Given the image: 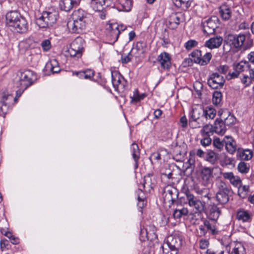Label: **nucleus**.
Instances as JSON below:
<instances>
[{"label":"nucleus","instance_id":"f257e3e1","mask_svg":"<svg viewBox=\"0 0 254 254\" xmlns=\"http://www.w3.org/2000/svg\"><path fill=\"white\" fill-rule=\"evenodd\" d=\"M245 40L246 36L244 34L227 35L224 40L223 52L227 53L230 51L232 48L240 49L244 45Z\"/></svg>","mask_w":254,"mask_h":254},{"label":"nucleus","instance_id":"f03ea898","mask_svg":"<svg viewBox=\"0 0 254 254\" xmlns=\"http://www.w3.org/2000/svg\"><path fill=\"white\" fill-rule=\"evenodd\" d=\"M58 17V13L56 11H45L39 17L36 18L35 22L40 28H47L56 22Z\"/></svg>","mask_w":254,"mask_h":254},{"label":"nucleus","instance_id":"7ed1b4c3","mask_svg":"<svg viewBox=\"0 0 254 254\" xmlns=\"http://www.w3.org/2000/svg\"><path fill=\"white\" fill-rule=\"evenodd\" d=\"M217 191L216 198L220 204H226L229 200V197L232 190L230 187L224 182L218 180L216 183Z\"/></svg>","mask_w":254,"mask_h":254},{"label":"nucleus","instance_id":"20e7f679","mask_svg":"<svg viewBox=\"0 0 254 254\" xmlns=\"http://www.w3.org/2000/svg\"><path fill=\"white\" fill-rule=\"evenodd\" d=\"M84 40L81 37H76L70 44L68 52L71 57L81 58L84 50Z\"/></svg>","mask_w":254,"mask_h":254},{"label":"nucleus","instance_id":"39448f33","mask_svg":"<svg viewBox=\"0 0 254 254\" xmlns=\"http://www.w3.org/2000/svg\"><path fill=\"white\" fill-rule=\"evenodd\" d=\"M18 76V79L17 81L16 85L17 87H23L24 89H27L31 86L33 83V80L36 78L35 74L30 70L20 72Z\"/></svg>","mask_w":254,"mask_h":254},{"label":"nucleus","instance_id":"423d86ee","mask_svg":"<svg viewBox=\"0 0 254 254\" xmlns=\"http://www.w3.org/2000/svg\"><path fill=\"white\" fill-rule=\"evenodd\" d=\"M189 205L195 209V213H201L205 210V202L200 201L190 191L186 193Z\"/></svg>","mask_w":254,"mask_h":254},{"label":"nucleus","instance_id":"0eeeda50","mask_svg":"<svg viewBox=\"0 0 254 254\" xmlns=\"http://www.w3.org/2000/svg\"><path fill=\"white\" fill-rule=\"evenodd\" d=\"M219 19L217 16H213L203 20L201 26L204 33L208 35L213 34L216 28L218 26Z\"/></svg>","mask_w":254,"mask_h":254},{"label":"nucleus","instance_id":"6e6552de","mask_svg":"<svg viewBox=\"0 0 254 254\" xmlns=\"http://www.w3.org/2000/svg\"><path fill=\"white\" fill-rule=\"evenodd\" d=\"M225 82L224 77L217 72L211 74L207 79L208 85L214 89L223 88Z\"/></svg>","mask_w":254,"mask_h":254},{"label":"nucleus","instance_id":"1a4fd4ad","mask_svg":"<svg viewBox=\"0 0 254 254\" xmlns=\"http://www.w3.org/2000/svg\"><path fill=\"white\" fill-rule=\"evenodd\" d=\"M87 24L84 20H72L67 23V27L71 32L80 34L85 31Z\"/></svg>","mask_w":254,"mask_h":254},{"label":"nucleus","instance_id":"9d476101","mask_svg":"<svg viewBox=\"0 0 254 254\" xmlns=\"http://www.w3.org/2000/svg\"><path fill=\"white\" fill-rule=\"evenodd\" d=\"M23 17V16L16 10L9 11L6 14V23L9 27L13 28L15 24L18 23L19 20Z\"/></svg>","mask_w":254,"mask_h":254},{"label":"nucleus","instance_id":"9b49d317","mask_svg":"<svg viewBox=\"0 0 254 254\" xmlns=\"http://www.w3.org/2000/svg\"><path fill=\"white\" fill-rule=\"evenodd\" d=\"M171 56L170 54L166 52L161 53L156 59L157 62L161 65V68L164 69L168 70L171 65Z\"/></svg>","mask_w":254,"mask_h":254},{"label":"nucleus","instance_id":"f8f14e48","mask_svg":"<svg viewBox=\"0 0 254 254\" xmlns=\"http://www.w3.org/2000/svg\"><path fill=\"white\" fill-rule=\"evenodd\" d=\"M118 24L117 23H111L107 28V36L115 43L117 41L120 35V31L118 29Z\"/></svg>","mask_w":254,"mask_h":254},{"label":"nucleus","instance_id":"ddd939ff","mask_svg":"<svg viewBox=\"0 0 254 254\" xmlns=\"http://www.w3.org/2000/svg\"><path fill=\"white\" fill-rule=\"evenodd\" d=\"M164 198L165 200L168 202H171V204H173L177 200L179 195L178 190L173 187H167L164 190Z\"/></svg>","mask_w":254,"mask_h":254},{"label":"nucleus","instance_id":"4468645a","mask_svg":"<svg viewBox=\"0 0 254 254\" xmlns=\"http://www.w3.org/2000/svg\"><path fill=\"white\" fill-rule=\"evenodd\" d=\"M223 41V38L220 36H215L206 40L204 46L209 49H214L219 48Z\"/></svg>","mask_w":254,"mask_h":254},{"label":"nucleus","instance_id":"2eb2a0df","mask_svg":"<svg viewBox=\"0 0 254 254\" xmlns=\"http://www.w3.org/2000/svg\"><path fill=\"white\" fill-rule=\"evenodd\" d=\"M124 81V77L118 72H112V83L116 91H117L120 87L123 89L125 87L122 83Z\"/></svg>","mask_w":254,"mask_h":254},{"label":"nucleus","instance_id":"dca6fc26","mask_svg":"<svg viewBox=\"0 0 254 254\" xmlns=\"http://www.w3.org/2000/svg\"><path fill=\"white\" fill-rule=\"evenodd\" d=\"M182 241L180 237L176 236H170L167 238L166 246L170 247L178 252L182 245Z\"/></svg>","mask_w":254,"mask_h":254},{"label":"nucleus","instance_id":"f3484780","mask_svg":"<svg viewBox=\"0 0 254 254\" xmlns=\"http://www.w3.org/2000/svg\"><path fill=\"white\" fill-rule=\"evenodd\" d=\"M14 30L19 33H25L29 30L28 23L24 17L21 18L18 23L15 24Z\"/></svg>","mask_w":254,"mask_h":254},{"label":"nucleus","instance_id":"a211bd4d","mask_svg":"<svg viewBox=\"0 0 254 254\" xmlns=\"http://www.w3.org/2000/svg\"><path fill=\"white\" fill-rule=\"evenodd\" d=\"M80 2V0H62L60 2L61 9L65 11H70Z\"/></svg>","mask_w":254,"mask_h":254},{"label":"nucleus","instance_id":"6ab92c4d","mask_svg":"<svg viewBox=\"0 0 254 254\" xmlns=\"http://www.w3.org/2000/svg\"><path fill=\"white\" fill-rule=\"evenodd\" d=\"M89 14L81 9L75 10L72 14V20L82 21L88 22Z\"/></svg>","mask_w":254,"mask_h":254},{"label":"nucleus","instance_id":"aec40b11","mask_svg":"<svg viewBox=\"0 0 254 254\" xmlns=\"http://www.w3.org/2000/svg\"><path fill=\"white\" fill-rule=\"evenodd\" d=\"M224 142L227 151L230 154H234L237 149V146L236 142L232 137L226 136L224 138Z\"/></svg>","mask_w":254,"mask_h":254},{"label":"nucleus","instance_id":"412c9836","mask_svg":"<svg viewBox=\"0 0 254 254\" xmlns=\"http://www.w3.org/2000/svg\"><path fill=\"white\" fill-rule=\"evenodd\" d=\"M131 0H116V6L119 11H129L132 7Z\"/></svg>","mask_w":254,"mask_h":254},{"label":"nucleus","instance_id":"4be33fe9","mask_svg":"<svg viewBox=\"0 0 254 254\" xmlns=\"http://www.w3.org/2000/svg\"><path fill=\"white\" fill-rule=\"evenodd\" d=\"M146 48V43L143 41H139L132 48L131 52L135 54L136 57H138L145 52Z\"/></svg>","mask_w":254,"mask_h":254},{"label":"nucleus","instance_id":"5701e85b","mask_svg":"<svg viewBox=\"0 0 254 254\" xmlns=\"http://www.w3.org/2000/svg\"><path fill=\"white\" fill-rule=\"evenodd\" d=\"M204 112L203 108H194L192 109L191 118L190 119V123L197 122L199 124V121L200 118H203Z\"/></svg>","mask_w":254,"mask_h":254},{"label":"nucleus","instance_id":"b1692460","mask_svg":"<svg viewBox=\"0 0 254 254\" xmlns=\"http://www.w3.org/2000/svg\"><path fill=\"white\" fill-rule=\"evenodd\" d=\"M45 68L47 71H50L53 73H58L61 70L59 63L56 59L51 60L47 63Z\"/></svg>","mask_w":254,"mask_h":254},{"label":"nucleus","instance_id":"393cba45","mask_svg":"<svg viewBox=\"0 0 254 254\" xmlns=\"http://www.w3.org/2000/svg\"><path fill=\"white\" fill-rule=\"evenodd\" d=\"M221 214V210L215 205L210 208L207 218L213 222H216Z\"/></svg>","mask_w":254,"mask_h":254},{"label":"nucleus","instance_id":"a878e982","mask_svg":"<svg viewBox=\"0 0 254 254\" xmlns=\"http://www.w3.org/2000/svg\"><path fill=\"white\" fill-rule=\"evenodd\" d=\"M237 218L244 222H250L252 219V214L247 210H240L237 212Z\"/></svg>","mask_w":254,"mask_h":254},{"label":"nucleus","instance_id":"bb28decb","mask_svg":"<svg viewBox=\"0 0 254 254\" xmlns=\"http://www.w3.org/2000/svg\"><path fill=\"white\" fill-rule=\"evenodd\" d=\"M131 150L132 152V156L135 162L134 169H136L138 167V160L140 158V150L138 145L135 143L131 144Z\"/></svg>","mask_w":254,"mask_h":254},{"label":"nucleus","instance_id":"cd10ccee","mask_svg":"<svg viewBox=\"0 0 254 254\" xmlns=\"http://www.w3.org/2000/svg\"><path fill=\"white\" fill-rule=\"evenodd\" d=\"M213 169L209 167H203L201 172V178L205 184H208L212 177Z\"/></svg>","mask_w":254,"mask_h":254},{"label":"nucleus","instance_id":"c85d7f7f","mask_svg":"<svg viewBox=\"0 0 254 254\" xmlns=\"http://www.w3.org/2000/svg\"><path fill=\"white\" fill-rule=\"evenodd\" d=\"M214 128V132L217 134H223L225 132L226 127L223 119L221 118L220 120L217 119L215 121Z\"/></svg>","mask_w":254,"mask_h":254},{"label":"nucleus","instance_id":"c756f323","mask_svg":"<svg viewBox=\"0 0 254 254\" xmlns=\"http://www.w3.org/2000/svg\"><path fill=\"white\" fill-rule=\"evenodd\" d=\"M237 156L241 160H249L253 157V152L252 150L247 149H239L237 152Z\"/></svg>","mask_w":254,"mask_h":254},{"label":"nucleus","instance_id":"7c9ffc66","mask_svg":"<svg viewBox=\"0 0 254 254\" xmlns=\"http://www.w3.org/2000/svg\"><path fill=\"white\" fill-rule=\"evenodd\" d=\"M219 12L221 17L225 20H228L231 16V10L227 5L220 6Z\"/></svg>","mask_w":254,"mask_h":254},{"label":"nucleus","instance_id":"2f4dec72","mask_svg":"<svg viewBox=\"0 0 254 254\" xmlns=\"http://www.w3.org/2000/svg\"><path fill=\"white\" fill-rule=\"evenodd\" d=\"M205 160L214 165L217 162L218 154L212 150L208 151L204 157Z\"/></svg>","mask_w":254,"mask_h":254},{"label":"nucleus","instance_id":"473e14b6","mask_svg":"<svg viewBox=\"0 0 254 254\" xmlns=\"http://www.w3.org/2000/svg\"><path fill=\"white\" fill-rule=\"evenodd\" d=\"M172 1L176 7L184 10L188 9L190 5V0H172Z\"/></svg>","mask_w":254,"mask_h":254},{"label":"nucleus","instance_id":"72a5a7b5","mask_svg":"<svg viewBox=\"0 0 254 254\" xmlns=\"http://www.w3.org/2000/svg\"><path fill=\"white\" fill-rule=\"evenodd\" d=\"M204 112L203 114V118L206 120L213 119L216 116V110L211 107H206L205 109L203 108Z\"/></svg>","mask_w":254,"mask_h":254},{"label":"nucleus","instance_id":"f704fd0d","mask_svg":"<svg viewBox=\"0 0 254 254\" xmlns=\"http://www.w3.org/2000/svg\"><path fill=\"white\" fill-rule=\"evenodd\" d=\"M246 250L244 246L240 243L235 244L232 251L229 254H246Z\"/></svg>","mask_w":254,"mask_h":254},{"label":"nucleus","instance_id":"c9c22d12","mask_svg":"<svg viewBox=\"0 0 254 254\" xmlns=\"http://www.w3.org/2000/svg\"><path fill=\"white\" fill-rule=\"evenodd\" d=\"M188 214V210L187 208L183 207L181 209H176L173 215L175 219H180L183 216H186Z\"/></svg>","mask_w":254,"mask_h":254},{"label":"nucleus","instance_id":"e433bc0d","mask_svg":"<svg viewBox=\"0 0 254 254\" xmlns=\"http://www.w3.org/2000/svg\"><path fill=\"white\" fill-rule=\"evenodd\" d=\"M203 224L204 225L207 231H209L212 235H216L218 234V231L216 230L215 226L213 224L206 219L203 220Z\"/></svg>","mask_w":254,"mask_h":254},{"label":"nucleus","instance_id":"4c0bfd02","mask_svg":"<svg viewBox=\"0 0 254 254\" xmlns=\"http://www.w3.org/2000/svg\"><path fill=\"white\" fill-rule=\"evenodd\" d=\"M251 67V65L247 61H242L238 64L236 66V69L240 73L241 72L249 70Z\"/></svg>","mask_w":254,"mask_h":254},{"label":"nucleus","instance_id":"58836bf2","mask_svg":"<svg viewBox=\"0 0 254 254\" xmlns=\"http://www.w3.org/2000/svg\"><path fill=\"white\" fill-rule=\"evenodd\" d=\"M201 132L202 133V135L210 136L212 135L214 132V127L211 125L206 124L203 126Z\"/></svg>","mask_w":254,"mask_h":254},{"label":"nucleus","instance_id":"ea45409f","mask_svg":"<svg viewBox=\"0 0 254 254\" xmlns=\"http://www.w3.org/2000/svg\"><path fill=\"white\" fill-rule=\"evenodd\" d=\"M201 55V51L197 49L192 52L189 56L192 58L194 63L199 64Z\"/></svg>","mask_w":254,"mask_h":254},{"label":"nucleus","instance_id":"a19ab883","mask_svg":"<svg viewBox=\"0 0 254 254\" xmlns=\"http://www.w3.org/2000/svg\"><path fill=\"white\" fill-rule=\"evenodd\" d=\"M221 119H223V122L226 126H229L234 124L236 120L235 117L230 113H229L228 116L226 118L224 117L223 115H222Z\"/></svg>","mask_w":254,"mask_h":254},{"label":"nucleus","instance_id":"79ce46f5","mask_svg":"<svg viewBox=\"0 0 254 254\" xmlns=\"http://www.w3.org/2000/svg\"><path fill=\"white\" fill-rule=\"evenodd\" d=\"M169 23L170 24H174L175 26L173 28H176L180 23V17L178 13H173L170 17Z\"/></svg>","mask_w":254,"mask_h":254},{"label":"nucleus","instance_id":"37998d69","mask_svg":"<svg viewBox=\"0 0 254 254\" xmlns=\"http://www.w3.org/2000/svg\"><path fill=\"white\" fill-rule=\"evenodd\" d=\"M91 6L95 11H101L105 9V7L99 0H92Z\"/></svg>","mask_w":254,"mask_h":254},{"label":"nucleus","instance_id":"c03bdc74","mask_svg":"<svg viewBox=\"0 0 254 254\" xmlns=\"http://www.w3.org/2000/svg\"><path fill=\"white\" fill-rule=\"evenodd\" d=\"M10 96V95L6 94L5 93H3V95L0 101V104H1V105H0V108L2 112H4L7 109V105L6 103V101L8 100Z\"/></svg>","mask_w":254,"mask_h":254},{"label":"nucleus","instance_id":"a18cd8bd","mask_svg":"<svg viewBox=\"0 0 254 254\" xmlns=\"http://www.w3.org/2000/svg\"><path fill=\"white\" fill-rule=\"evenodd\" d=\"M145 96L146 95L145 94H139L138 90L135 89L133 92V96L131 97V102L135 103L138 102L143 99Z\"/></svg>","mask_w":254,"mask_h":254},{"label":"nucleus","instance_id":"49530a36","mask_svg":"<svg viewBox=\"0 0 254 254\" xmlns=\"http://www.w3.org/2000/svg\"><path fill=\"white\" fill-rule=\"evenodd\" d=\"M238 169L240 173L246 174L249 171L250 165L244 162H241L238 165Z\"/></svg>","mask_w":254,"mask_h":254},{"label":"nucleus","instance_id":"de8ad7c7","mask_svg":"<svg viewBox=\"0 0 254 254\" xmlns=\"http://www.w3.org/2000/svg\"><path fill=\"white\" fill-rule=\"evenodd\" d=\"M222 95L221 92L215 91L213 93L212 103L215 105H218L222 100Z\"/></svg>","mask_w":254,"mask_h":254},{"label":"nucleus","instance_id":"09e8293b","mask_svg":"<svg viewBox=\"0 0 254 254\" xmlns=\"http://www.w3.org/2000/svg\"><path fill=\"white\" fill-rule=\"evenodd\" d=\"M233 159L228 157L227 155H224L220 160V164L222 166L230 165L233 164Z\"/></svg>","mask_w":254,"mask_h":254},{"label":"nucleus","instance_id":"8fccbe9b","mask_svg":"<svg viewBox=\"0 0 254 254\" xmlns=\"http://www.w3.org/2000/svg\"><path fill=\"white\" fill-rule=\"evenodd\" d=\"M212 58V54L210 52L206 53L203 56H201L199 64L201 65H205L207 64Z\"/></svg>","mask_w":254,"mask_h":254},{"label":"nucleus","instance_id":"3c124183","mask_svg":"<svg viewBox=\"0 0 254 254\" xmlns=\"http://www.w3.org/2000/svg\"><path fill=\"white\" fill-rule=\"evenodd\" d=\"M151 176L148 175L144 177L143 187V188L147 187L149 189H152L153 183L152 182Z\"/></svg>","mask_w":254,"mask_h":254},{"label":"nucleus","instance_id":"603ef678","mask_svg":"<svg viewBox=\"0 0 254 254\" xmlns=\"http://www.w3.org/2000/svg\"><path fill=\"white\" fill-rule=\"evenodd\" d=\"M224 142L221 141L219 138H215L213 139V146L220 151L224 145Z\"/></svg>","mask_w":254,"mask_h":254},{"label":"nucleus","instance_id":"864d4df0","mask_svg":"<svg viewBox=\"0 0 254 254\" xmlns=\"http://www.w3.org/2000/svg\"><path fill=\"white\" fill-rule=\"evenodd\" d=\"M198 44V42L194 40H190L185 44V47L187 50H190L192 48L196 47Z\"/></svg>","mask_w":254,"mask_h":254},{"label":"nucleus","instance_id":"5fc2aeb1","mask_svg":"<svg viewBox=\"0 0 254 254\" xmlns=\"http://www.w3.org/2000/svg\"><path fill=\"white\" fill-rule=\"evenodd\" d=\"M164 254H177V252L172 249L170 247L166 246V244L162 247Z\"/></svg>","mask_w":254,"mask_h":254},{"label":"nucleus","instance_id":"6e6d98bb","mask_svg":"<svg viewBox=\"0 0 254 254\" xmlns=\"http://www.w3.org/2000/svg\"><path fill=\"white\" fill-rule=\"evenodd\" d=\"M203 138L200 140V144L204 147H206L211 144L212 140L209 136L202 135Z\"/></svg>","mask_w":254,"mask_h":254},{"label":"nucleus","instance_id":"4d7b16f0","mask_svg":"<svg viewBox=\"0 0 254 254\" xmlns=\"http://www.w3.org/2000/svg\"><path fill=\"white\" fill-rule=\"evenodd\" d=\"M41 46L44 51H49L51 48V44L50 40L46 39L43 40L41 42Z\"/></svg>","mask_w":254,"mask_h":254},{"label":"nucleus","instance_id":"13d9d810","mask_svg":"<svg viewBox=\"0 0 254 254\" xmlns=\"http://www.w3.org/2000/svg\"><path fill=\"white\" fill-rule=\"evenodd\" d=\"M229 181L231 184L235 187H238L240 186L241 184V180L238 176H234Z\"/></svg>","mask_w":254,"mask_h":254},{"label":"nucleus","instance_id":"bf43d9fd","mask_svg":"<svg viewBox=\"0 0 254 254\" xmlns=\"http://www.w3.org/2000/svg\"><path fill=\"white\" fill-rule=\"evenodd\" d=\"M131 53L132 52H131L130 51V52L128 53L127 55H122L121 60L122 63L127 64L131 60L132 57L131 55Z\"/></svg>","mask_w":254,"mask_h":254},{"label":"nucleus","instance_id":"052dcab7","mask_svg":"<svg viewBox=\"0 0 254 254\" xmlns=\"http://www.w3.org/2000/svg\"><path fill=\"white\" fill-rule=\"evenodd\" d=\"M229 66L227 65H221L217 67V70L218 73L226 74L228 70Z\"/></svg>","mask_w":254,"mask_h":254},{"label":"nucleus","instance_id":"680f3d73","mask_svg":"<svg viewBox=\"0 0 254 254\" xmlns=\"http://www.w3.org/2000/svg\"><path fill=\"white\" fill-rule=\"evenodd\" d=\"M9 246V241L6 239H2L0 242V248L2 251L4 249H8Z\"/></svg>","mask_w":254,"mask_h":254},{"label":"nucleus","instance_id":"e2e57ef3","mask_svg":"<svg viewBox=\"0 0 254 254\" xmlns=\"http://www.w3.org/2000/svg\"><path fill=\"white\" fill-rule=\"evenodd\" d=\"M113 0H99L100 1H101L103 5L105 7V9L108 7H113L112 5H114L113 2Z\"/></svg>","mask_w":254,"mask_h":254},{"label":"nucleus","instance_id":"0e129e2a","mask_svg":"<svg viewBox=\"0 0 254 254\" xmlns=\"http://www.w3.org/2000/svg\"><path fill=\"white\" fill-rule=\"evenodd\" d=\"M84 71L85 74V79H90L93 77L94 73V71L90 69H88Z\"/></svg>","mask_w":254,"mask_h":254},{"label":"nucleus","instance_id":"69168bd1","mask_svg":"<svg viewBox=\"0 0 254 254\" xmlns=\"http://www.w3.org/2000/svg\"><path fill=\"white\" fill-rule=\"evenodd\" d=\"M251 80L248 75H245L243 78L241 79L242 82L246 86H249L251 83Z\"/></svg>","mask_w":254,"mask_h":254},{"label":"nucleus","instance_id":"338daca9","mask_svg":"<svg viewBox=\"0 0 254 254\" xmlns=\"http://www.w3.org/2000/svg\"><path fill=\"white\" fill-rule=\"evenodd\" d=\"M240 73L236 69L235 71L232 73L229 72L227 77L228 80H230L232 78H237L239 76Z\"/></svg>","mask_w":254,"mask_h":254},{"label":"nucleus","instance_id":"774afa93","mask_svg":"<svg viewBox=\"0 0 254 254\" xmlns=\"http://www.w3.org/2000/svg\"><path fill=\"white\" fill-rule=\"evenodd\" d=\"M208 245L209 242L206 240H201L199 242V246L201 249H205Z\"/></svg>","mask_w":254,"mask_h":254}]
</instances>
